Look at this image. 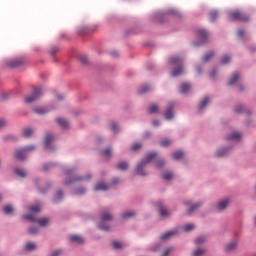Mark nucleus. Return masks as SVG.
Masks as SVG:
<instances>
[{
  "label": "nucleus",
  "instance_id": "nucleus-1",
  "mask_svg": "<svg viewBox=\"0 0 256 256\" xmlns=\"http://www.w3.org/2000/svg\"><path fill=\"white\" fill-rule=\"evenodd\" d=\"M155 157H157V153L155 152L149 153L146 156L145 160L137 165V168H136L137 173L139 175H142V177H145V172H143V169L145 168V165H147V163L153 162Z\"/></svg>",
  "mask_w": 256,
  "mask_h": 256
},
{
  "label": "nucleus",
  "instance_id": "nucleus-2",
  "mask_svg": "<svg viewBox=\"0 0 256 256\" xmlns=\"http://www.w3.org/2000/svg\"><path fill=\"white\" fill-rule=\"evenodd\" d=\"M43 97V89L42 88H34L33 92L25 97V103L31 104L35 103V101H39Z\"/></svg>",
  "mask_w": 256,
  "mask_h": 256
},
{
  "label": "nucleus",
  "instance_id": "nucleus-3",
  "mask_svg": "<svg viewBox=\"0 0 256 256\" xmlns=\"http://www.w3.org/2000/svg\"><path fill=\"white\" fill-rule=\"evenodd\" d=\"M113 215L109 213V210H104V212L101 215V221L99 223V229L102 231H109V226L105 224V221H112Z\"/></svg>",
  "mask_w": 256,
  "mask_h": 256
},
{
  "label": "nucleus",
  "instance_id": "nucleus-4",
  "mask_svg": "<svg viewBox=\"0 0 256 256\" xmlns=\"http://www.w3.org/2000/svg\"><path fill=\"white\" fill-rule=\"evenodd\" d=\"M230 21H249V16L241 13L239 10H235L229 13Z\"/></svg>",
  "mask_w": 256,
  "mask_h": 256
},
{
  "label": "nucleus",
  "instance_id": "nucleus-5",
  "mask_svg": "<svg viewBox=\"0 0 256 256\" xmlns=\"http://www.w3.org/2000/svg\"><path fill=\"white\" fill-rule=\"evenodd\" d=\"M29 151H35V146H27L17 150L15 155L16 159H18V161H25V157Z\"/></svg>",
  "mask_w": 256,
  "mask_h": 256
},
{
  "label": "nucleus",
  "instance_id": "nucleus-6",
  "mask_svg": "<svg viewBox=\"0 0 256 256\" xmlns=\"http://www.w3.org/2000/svg\"><path fill=\"white\" fill-rule=\"evenodd\" d=\"M24 64H25V58L23 57L13 58L6 62V65L8 67H21V65H24Z\"/></svg>",
  "mask_w": 256,
  "mask_h": 256
},
{
  "label": "nucleus",
  "instance_id": "nucleus-7",
  "mask_svg": "<svg viewBox=\"0 0 256 256\" xmlns=\"http://www.w3.org/2000/svg\"><path fill=\"white\" fill-rule=\"evenodd\" d=\"M173 107H175V104L170 102L164 114L165 119H173Z\"/></svg>",
  "mask_w": 256,
  "mask_h": 256
},
{
  "label": "nucleus",
  "instance_id": "nucleus-8",
  "mask_svg": "<svg viewBox=\"0 0 256 256\" xmlns=\"http://www.w3.org/2000/svg\"><path fill=\"white\" fill-rule=\"evenodd\" d=\"M70 241L71 243H78V245H82V243H85V240L83 239V237L74 234L70 236Z\"/></svg>",
  "mask_w": 256,
  "mask_h": 256
},
{
  "label": "nucleus",
  "instance_id": "nucleus-9",
  "mask_svg": "<svg viewBox=\"0 0 256 256\" xmlns=\"http://www.w3.org/2000/svg\"><path fill=\"white\" fill-rule=\"evenodd\" d=\"M169 63H170V65H183V58H181L179 56H172L169 59Z\"/></svg>",
  "mask_w": 256,
  "mask_h": 256
},
{
  "label": "nucleus",
  "instance_id": "nucleus-10",
  "mask_svg": "<svg viewBox=\"0 0 256 256\" xmlns=\"http://www.w3.org/2000/svg\"><path fill=\"white\" fill-rule=\"evenodd\" d=\"M228 206H229V198H226L218 203L217 209L218 211H224V209H227Z\"/></svg>",
  "mask_w": 256,
  "mask_h": 256
},
{
  "label": "nucleus",
  "instance_id": "nucleus-11",
  "mask_svg": "<svg viewBox=\"0 0 256 256\" xmlns=\"http://www.w3.org/2000/svg\"><path fill=\"white\" fill-rule=\"evenodd\" d=\"M227 141H240L241 134L239 132H233L231 135L226 137Z\"/></svg>",
  "mask_w": 256,
  "mask_h": 256
},
{
  "label": "nucleus",
  "instance_id": "nucleus-12",
  "mask_svg": "<svg viewBox=\"0 0 256 256\" xmlns=\"http://www.w3.org/2000/svg\"><path fill=\"white\" fill-rule=\"evenodd\" d=\"M53 141V135L46 134L45 140H44V147L46 149H51V142Z\"/></svg>",
  "mask_w": 256,
  "mask_h": 256
},
{
  "label": "nucleus",
  "instance_id": "nucleus-13",
  "mask_svg": "<svg viewBox=\"0 0 256 256\" xmlns=\"http://www.w3.org/2000/svg\"><path fill=\"white\" fill-rule=\"evenodd\" d=\"M185 205H187V207H189L188 214L191 215V213H193V211H195L196 209H199V206L201 205V203L191 205V202H185Z\"/></svg>",
  "mask_w": 256,
  "mask_h": 256
},
{
  "label": "nucleus",
  "instance_id": "nucleus-14",
  "mask_svg": "<svg viewBox=\"0 0 256 256\" xmlns=\"http://www.w3.org/2000/svg\"><path fill=\"white\" fill-rule=\"evenodd\" d=\"M107 189H109V185L103 182H100L95 185V191H107Z\"/></svg>",
  "mask_w": 256,
  "mask_h": 256
},
{
  "label": "nucleus",
  "instance_id": "nucleus-15",
  "mask_svg": "<svg viewBox=\"0 0 256 256\" xmlns=\"http://www.w3.org/2000/svg\"><path fill=\"white\" fill-rule=\"evenodd\" d=\"M56 123H58V125H60V127H63V129L69 128V122L63 118H58L56 120Z\"/></svg>",
  "mask_w": 256,
  "mask_h": 256
},
{
  "label": "nucleus",
  "instance_id": "nucleus-16",
  "mask_svg": "<svg viewBox=\"0 0 256 256\" xmlns=\"http://www.w3.org/2000/svg\"><path fill=\"white\" fill-rule=\"evenodd\" d=\"M48 112H49V109L45 107L34 108V113H36L37 115H45V113H48Z\"/></svg>",
  "mask_w": 256,
  "mask_h": 256
},
{
  "label": "nucleus",
  "instance_id": "nucleus-17",
  "mask_svg": "<svg viewBox=\"0 0 256 256\" xmlns=\"http://www.w3.org/2000/svg\"><path fill=\"white\" fill-rule=\"evenodd\" d=\"M189 89H191V84L183 83L180 85V93H188Z\"/></svg>",
  "mask_w": 256,
  "mask_h": 256
},
{
  "label": "nucleus",
  "instance_id": "nucleus-18",
  "mask_svg": "<svg viewBox=\"0 0 256 256\" xmlns=\"http://www.w3.org/2000/svg\"><path fill=\"white\" fill-rule=\"evenodd\" d=\"M175 233H177L176 230L168 231L164 235L161 236V240L166 241V239H169V237H173V235H175Z\"/></svg>",
  "mask_w": 256,
  "mask_h": 256
},
{
  "label": "nucleus",
  "instance_id": "nucleus-19",
  "mask_svg": "<svg viewBox=\"0 0 256 256\" xmlns=\"http://www.w3.org/2000/svg\"><path fill=\"white\" fill-rule=\"evenodd\" d=\"M172 77H179V75H183V67L180 66L178 68H175L173 71H172Z\"/></svg>",
  "mask_w": 256,
  "mask_h": 256
},
{
  "label": "nucleus",
  "instance_id": "nucleus-20",
  "mask_svg": "<svg viewBox=\"0 0 256 256\" xmlns=\"http://www.w3.org/2000/svg\"><path fill=\"white\" fill-rule=\"evenodd\" d=\"M14 173H16V175L18 176V177H27V172L24 170V169H21V168H16L15 170H14Z\"/></svg>",
  "mask_w": 256,
  "mask_h": 256
},
{
  "label": "nucleus",
  "instance_id": "nucleus-21",
  "mask_svg": "<svg viewBox=\"0 0 256 256\" xmlns=\"http://www.w3.org/2000/svg\"><path fill=\"white\" fill-rule=\"evenodd\" d=\"M239 81V73H234L231 79L228 81V85H235Z\"/></svg>",
  "mask_w": 256,
  "mask_h": 256
},
{
  "label": "nucleus",
  "instance_id": "nucleus-22",
  "mask_svg": "<svg viewBox=\"0 0 256 256\" xmlns=\"http://www.w3.org/2000/svg\"><path fill=\"white\" fill-rule=\"evenodd\" d=\"M208 104H209V97H205V98L200 102V106H199L200 111H203V110L205 109V107H207Z\"/></svg>",
  "mask_w": 256,
  "mask_h": 256
},
{
  "label": "nucleus",
  "instance_id": "nucleus-23",
  "mask_svg": "<svg viewBox=\"0 0 256 256\" xmlns=\"http://www.w3.org/2000/svg\"><path fill=\"white\" fill-rule=\"evenodd\" d=\"M213 57H215V52H209L203 56L202 60L204 63H207V61L213 59Z\"/></svg>",
  "mask_w": 256,
  "mask_h": 256
},
{
  "label": "nucleus",
  "instance_id": "nucleus-24",
  "mask_svg": "<svg viewBox=\"0 0 256 256\" xmlns=\"http://www.w3.org/2000/svg\"><path fill=\"white\" fill-rule=\"evenodd\" d=\"M129 168V164H127V162H120L117 165V169H119L120 171H126V169Z\"/></svg>",
  "mask_w": 256,
  "mask_h": 256
},
{
  "label": "nucleus",
  "instance_id": "nucleus-25",
  "mask_svg": "<svg viewBox=\"0 0 256 256\" xmlns=\"http://www.w3.org/2000/svg\"><path fill=\"white\" fill-rule=\"evenodd\" d=\"M237 248V241H233L226 246V251H234Z\"/></svg>",
  "mask_w": 256,
  "mask_h": 256
},
{
  "label": "nucleus",
  "instance_id": "nucleus-26",
  "mask_svg": "<svg viewBox=\"0 0 256 256\" xmlns=\"http://www.w3.org/2000/svg\"><path fill=\"white\" fill-rule=\"evenodd\" d=\"M173 159L176 161H179V159H183V152L182 151H177L172 154Z\"/></svg>",
  "mask_w": 256,
  "mask_h": 256
},
{
  "label": "nucleus",
  "instance_id": "nucleus-27",
  "mask_svg": "<svg viewBox=\"0 0 256 256\" xmlns=\"http://www.w3.org/2000/svg\"><path fill=\"white\" fill-rule=\"evenodd\" d=\"M198 35L203 42L207 41V32L205 30H199Z\"/></svg>",
  "mask_w": 256,
  "mask_h": 256
},
{
  "label": "nucleus",
  "instance_id": "nucleus-28",
  "mask_svg": "<svg viewBox=\"0 0 256 256\" xmlns=\"http://www.w3.org/2000/svg\"><path fill=\"white\" fill-rule=\"evenodd\" d=\"M148 111L150 114L157 113V111H159V107L157 104H150Z\"/></svg>",
  "mask_w": 256,
  "mask_h": 256
},
{
  "label": "nucleus",
  "instance_id": "nucleus-29",
  "mask_svg": "<svg viewBox=\"0 0 256 256\" xmlns=\"http://www.w3.org/2000/svg\"><path fill=\"white\" fill-rule=\"evenodd\" d=\"M38 223H39L40 227H47V225H49V219L42 218V219L38 220Z\"/></svg>",
  "mask_w": 256,
  "mask_h": 256
},
{
  "label": "nucleus",
  "instance_id": "nucleus-30",
  "mask_svg": "<svg viewBox=\"0 0 256 256\" xmlns=\"http://www.w3.org/2000/svg\"><path fill=\"white\" fill-rule=\"evenodd\" d=\"M33 135V129L26 128L23 130V136L24 137H31Z\"/></svg>",
  "mask_w": 256,
  "mask_h": 256
},
{
  "label": "nucleus",
  "instance_id": "nucleus-31",
  "mask_svg": "<svg viewBox=\"0 0 256 256\" xmlns=\"http://www.w3.org/2000/svg\"><path fill=\"white\" fill-rule=\"evenodd\" d=\"M193 229H195V225H193V224H186L183 226V230L186 233H189V231H193Z\"/></svg>",
  "mask_w": 256,
  "mask_h": 256
},
{
  "label": "nucleus",
  "instance_id": "nucleus-32",
  "mask_svg": "<svg viewBox=\"0 0 256 256\" xmlns=\"http://www.w3.org/2000/svg\"><path fill=\"white\" fill-rule=\"evenodd\" d=\"M160 215H161V217L169 216V211H167V209L163 208V205H161V204H160Z\"/></svg>",
  "mask_w": 256,
  "mask_h": 256
},
{
  "label": "nucleus",
  "instance_id": "nucleus-33",
  "mask_svg": "<svg viewBox=\"0 0 256 256\" xmlns=\"http://www.w3.org/2000/svg\"><path fill=\"white\" fill-rule=\"evenodd\" d=\"M36 245L33 242H28L25 246L26 251H33L35 249Z\"/></svg>",
  "mask_w": 256,
  "mask_h": 256
},
{
  "label": "nucleus",
  "instance_id": "nucleus-34",
  "mask_svg": "<svg viewBox=\"0 0 256 256\" xmlns=\"http://www.w3.org/2000/svg\"><path fill=\"white\" fill-rule=\"evenodd\" d=\"M112 247H113L114 249H123V243L117 242V241H113V242H112Z\"/></svg>",
  "mask_w": 256,
  "mask_h": 256
},
{
  "label": "nucleus",
  "instance_id": "nucleus-35",
  "mask_svg": "<svg viewBox=\"0 0 256 256\" xmlns=\"http://www.w3.org/2000/svg\"><path fill=\"white\" fill-rule=\"evenodd\" d=\"M207 241V238L205 236H200L195 240L196 245H201V243H205Z\"/></svg>",
  "mask_w": 256,
  "mask_h": 256
},
{
  "label": "nucleus",
  "instance_id": "nucleus-36",
  "mask_svg": "<svg viewBox=\"0 0 256 256\" xmlns=\"http://www.w3.org/2000/svg\"><path fill=\"white\" fill-rule=\"evenodd\" d=\"M151 87L149 85H143L140 89H139V93L143 94V93H147V91H150Z\"/></svg>",
  "mask_w": 256,
  "mask_h": 256
},
{
  "label": "nucleus",
  "instance_id": "nucleus-37",
  "mask_svg": "<svg viewBox=\"0 0 256 256\" xmlns=\"http://www.w3.org/2000/svg\"><path fill=\"white\" fill-rule=\"evenodd\" d=\"M3 211L6 215H10V213H13V207L11 205H7L4 207Z\"/></svg>",
  "mask_w": 256,
  "mask_h": 256
},
{
  "label": "nucleus",
  "instance_id": "nucleus-38",
  "mask_svg": "<svg viewBox=\"0 0 256 256\" xmlns=\"http://www.w3.org/2000/svg\"><path fill=\"white\" fill-rule=\"evenodd\" d=\"M172 177H173V173H171V172H165L163 174V179H165V181H171Z\"/></svg>",
  "mask_w": 256,
  "mask_h": 256
},
{
  "label": "nucleus",
  "instance_id": "nucleus-39",
  "mask_svg": "<svg viewBox=\"0 0 256 256\" xmlns=\"http://www.w3.org/2000/svg\"><path fill=\"white\" fill-rule=\"evenodd\" d=\"M23 217H24V219H27L28 221H31L32 223H35V221H37L35 219V215H33V214H28V215H25Z\"/></svg>",
  "mask_w": 256,
  "mask_h": 256
},
{
  "label": "nucleus",
  "instance_id": "nucleus-40",
  "mask_svg": "<svg viewBox=\"0 0 256 256\" xmlns=\"http://www.w3.org/2000/svg\"><path fill=\"white\" fill-rule=\"evenodd\" d=\"M129 217H135V212H125L122 214V219H129Z\"/></svg>",
  "mask_w": 256,
  "mask_h": 256
},
{
  "label": "nucleus",
  "instance_id": "nucleus-41",
  "mask_svg": "<svg viewBox=\"0 0 256 256\" xmlns=\"http://www.w3.org/2000/svg\"><path fill=\"white\" fill-rule=\"evenodd\" d=\"M217 17H219V12H217V11H211L210 12L211 21H215V19H217Z\"/></svg>",
  "mask_w": 256,
  "mask_h": 256
},
{
  "label": "nucleus",
  "instance_id": "nucleus-42",
  "mask_svg": "<svg viewBox=\"0 0 256 256\" xmlns=\"http://www.w3.org/2000/svg\"><path fill=\"white\" fill-rule=\"evenodd\" d=\"M229 61H231V57L229 55H225L222 57V65H227V63H229Z\"/></svg>",
  "mask_w": 256,
  "mask_h": 256
},
{
  "label": "nucleus",
  "instance_id": "nucleus-43",
  "mask_svg": "<svg viewBox=\"0 0 256 256\" xmlns=\"http://www.w3.org/2000/svg\"><path fill=\"white\" fill-rule=\"evenodd\" d=\"M160 145H161L162 147H169V145H171V140H169V139H164V140H162V141L160 142Z\"/></svg>",
  "mask_w": 256,
  "mask_h": 256
},
{
  "label": "nucleus",
  "instance_id": "nucleus-44",
  "mask_svg": "<svg viewBox=\"0 0 256 256\" xmlns=\"http://www.w3.org/2000/svg\"><path fill=\"white\" fill-rule=\"evenodd\" d=\"M205 253V250L198 248L194 251L193 256H201Z\"/></svg>",
  "mask_w": 256,
  "mask_h": 256
},
{
  "label": "nucleus",
  "instance_id": "nucleus-45",
  "mask_svg": "<svg viewBox=\"0 0 256 256\" xmlns=\"http://www.w3.org/2000/svg\"><path fill=\"white\" fill-rule=\"evenodd\" d=\"M29 211L31 213H39L41 211V208L39 206H32L29 208Z\"/></svg>",
  "mask_w": 256,
  "mask_h": 256
},
{
  "label": "nucleus",
  "instance_id": "nucleus-46",
  "mask_svg": "<svg viewBox=\"0 0 256 256\" xmlns=\"http://www.w3.org/2000/svg\"><path fill=\"white\" fill-rule=\"evenodd\" d=\"M102 155H104L105 157H111V148H106L105 150H103Z\"/></svg>",
  "mask_w": 256,
  "mask_h": 256
},
{
  "label": "nucleus",
  "instance_id": "nucleus-47",
  "mask_svg": "<svg viewBox=\"0 0 256 256\" xmlns=\"http://www.w3.org/2000/svg\"><path fill=\"white\" fill-rule=\"evenodd\" d=\"M110 129H112V131H114V132H117V130L119 129V126L117 125V123L111 122Z\"/></svg>",
  "mask_w": 256,
  "mask_h": 256
},
{
  "label": "nucleus",
  "instance_id": "nucleus-48",
  "mask_svg": "<svg viewBox=\"0 0 256 256\" xmlns=\"http://www.w3.org/2000/svg\"><path fill=\"white\" fill-rule=\"evenodd\" d=\"M61 199H63V192L62 191H58L56 193L55 201H61Z\"/></svg>",
  "mask_w": 256,
  "mask_h": 256
},
{
  "label": "nucleus",
  "instance_id": "nucleus-49",
  "mask_svg": "<svg viewBox=\"0 0 256 256\" xmlns=\"http://www.w3.org/2000/svg\"><path fill=\"white\" fill-rule=\"evenodd\" d=\"M224 155H227V150L222 149L217 152V157H224Z\"/></svg>",
  "mask_w": 256,
  "mask_h": 256
},
{
  "label": "nucleus",
  "instance_id": "nucleus-50",
  "mask_svg": "<svg viewBox=\"0 0 256 256\" xmlns=\"http://www.w3.org/2000/svg\"><path fill=\"white\" fill-rule=\"evenodd\" d=\"M53 165H54L53 163L44 164L43 171H49V169H51Z\"/></svg>",
  "mask_w": 256,
  "mask_h": 256
},
{
  "label": "nucleus",
  "instance_id": "nucleus-51",
  "mask_svg": "<svg viewBox=\"0 0 256 256\" xmlns=\"http://www.w3.org/2000/svg\"><path fill=\"white\" fill-rule=\"evenodd\" d=\"M38 231L39 230L37 228L32 227L29 229L28 233H30V235H37Z\"/></svg>",
  "mask_w": 256,
  "mask_h": 256
},
{
  "label": "nucleus",
  "instance_id": "nucleus-52",
  "mask_svg": "<svg viewBox=\"0 0 256 256\" xmlns=\"http://www.w3.org/2000/svg\"><path fill=\"white\" fill-rule=\"evenodd\" d=\"M140 148H141V144L140 143H135L132 146V151H139Z\"/></svg>",
  "mask_w": 256,
  "mask_h": 256
},
{
  "label": "nucleus",
  "instance_id": "nucleus-53",
  "mask_svg": "<svg viewBox=\"0 0 256 256\" xmlns=\"http://www.w3.org/2000/svg\"><path fill=\"white\" fill-rule=\"evenodd\" d=\"M85 188H79L78 190H76V195H83L85 193Z\"/></svg>",
  "mask_w": 256,
  "mask_h": 256
},
{
  "label": "nucleus",
  "instance_id": "nucleus-54",
  "mask_svg": "<svg viewBox=\"0 0 256 256\" xmlns=\"http://www.w3.org/2000/svg\"><path fill=\"white\" fill-rule=\"evenodd\" d=\"M81 63H83L84 65H87V63H89V60L87 59V57L83 56L80 58Z\"/></svg>",
  "mask_w": 256,
  "mask_h": 256
},
{
  "label": "nucleus",
  "instance_id": "nucleus-55",
  "mask_svg": "<svg viewBox=\"0 0 256 256\" xmlns=\"http://www.w3.org/2000/svg\"><path fill=\"white\" fill-rule=\"evenodd\" d=\"M172 251H173V249L167 248V249L163 252L162 256H167V255H169V253H171Z\"/></svg>",
  "mask_w": 256,
  "mask_h": 256
},
{
  "label": "nucleus",
  "instance_id": "nucleus-56",
  "mask_svg": "<svg viewBox=\"0 0 256 256\" xmlns=\"http://www.w3.org/2000/svg\"><path fill=\"white\" fill-rule=\"evenodd\" d=\"M243 106H237L236 108H235V111H236V113H243Z\"/></svg>",
  "mask_w": 256,
  "mask_h": 256
},
{
  "label": "nucleus",
  "instance_id": "nucleus-57",
  "mask_svg": "<svg viewBox=\"0 0 256 256\" xmlns=\"http://www.w3.org/2000/svg\"><path fill=\"white\" fill-rule=\"evenodd\" d=\"M163 165H165V161H164V160H159V161L156 163V167H163Z\"/></svg>",
  "mask_w": 256,
  "mask_h": 256
},
{
  "label": "nucleus",
  "instance_id": "nucleus-58",
  "mask_svg": "<svg viewBox=\"0 0 256 256\" xmlns=\"http://www.w3.org/2000/svg\"><path fill=\"white\" fill-rule=\"evenodd\" d=\"M61 253H62L61 250H55V251L52 252L51 255H52V256H60Z\"/></svg>",
  "mask_w": 256,
  "mask_h": 256
},
{
  "label": "nucleus",
  "instance_id": "nucleus-59",
  "mask_svg": "<svg viewBox=\"0 0 256 256\" xmlns=\"http://www.w3.org/2000/svg\"><path fill=\"white\" fill-rule=\"evenodd\" d=\"M5 125H7V122H5V120L0 119V129H2V127H5Z\"/></svg>",
  "mask_w": 256,
  "mask_h": 256
},
{
  "label": "nucleus",
  "instance_id": "nucleus-60",
  "mask_svg": "<svg viewBox=\"0 0 256 256\" xmlns=\"http://www.w3.org/2000/svg\"><path fill=\"white\" fill-rule=\"evenodd\" d=\"M67 177H71L73 175V170H66Z\"/></svg>",
  "mask_w": 256,
  "mask_h": 256
},
{
  "label": "nucleus",
  "instance_id": "nucleus-61",
  "mask_svg": "<svg viewBox=\"0 0 256 256\" xmlns=\"http://www.w3.org/2000/svg\"><path fill=\"white\" fill-rule=\"evenodd\" d=\"M245 35V32L243 30L238 31V37H243Z\"/></svg>",
  "mask_w": 256,
  "mask_h": 256
},
{
  "label": "nucleus",
  "instance_id": "nucleus-62",
  "mask_svg": "<svg viewBox=\"0 0 256 256\" xmlns=\"http://www.w3.org/2000/svg\"><path fill=\"white\" fill-rule=\"evenodd\" d=\"M215 75H217V71H216V70H212L211 73H210V76H211L212 78H214Z\"/></svg>",
  "mask_w": 256,
  "mask_h": 256
},
{
  "label": "nucleus",
  "instance_id": "nucleus-63",
  "mask_svg": "<svg viewBox=\"0 0 256 256\" xmlns=\"http://www.w3.org/2000/svg\"><path fill=\"white\" fill-rule=\"evenodd\" d=\"M152 124L154 125V127H159V121L157 120H154Z\"/></svg>",
  "mask_w": 256,
  "mask_h": 256
},
{
  "label": "nucleus",
  "instance_id": "nucleus-64",
  "mask_svg": "<svg viewBox=\"0 0 256 256\" xmlns=\"http://www.w3.org/2000/svg\"><path fill=\"white\" fill-rule=\"evenodd\" d=\"M113 185H117V183H119V179L115 178L113 181H112Z\"/></svg>",
  "mask_w": 256,
  "mask_h": 256
}]
</instances>
